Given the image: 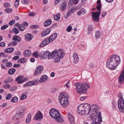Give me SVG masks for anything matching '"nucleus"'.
<instances>
[{"label":"nucleus","instance_id":"obj_1","mask_svg":"<svg viewBox=\"0 0 124 124\" xmlns=\"http://www.w3.org/2000/svg\"><path fill=\"white\" fill-rule=\"evenodd\" d=\"M120 57L118 55L114 54L111 56L108 60L106 63L107 67L111 70L115 69L116 66L120 63Z\"/></svg>","mask_w":124,"mask_h":124},{"label":"nucleus","instance_id":"obj_2","mask_svg":"<svg viewBox=\"0 0 124 124\" xmlns=\"http://www.w3.org/2000/svg\"><path fill=\"white\" fill-rule=\"evenodd\" d=\"M62 50V49L55 50L51 53L49 52L47 58L48 59L53 58L54 62L56 63L59 62L61 59H62L63 57L64 53Z\"/></svg>","mask_w":124,"mask_h":124},{"label":"nucleus","instance_id":"obj_3","mask_svg":"<svg viewBox=\"0 0 124 124\" xmlns=\"http://www.w3.org/2000/svg\"><path fill=\"white\" fill-rule=\"evenodd\" d=\"M91 108L92 111L90 115L92 116H97L98 121L101 122L102 120L101 116V113L100 112H98L100 110L99 108L97 105L93 104L91 106Z\"/></svg>","mask_w":124,"mask_h":124},{"label":"nucleus","instance_id":"obj_4","mask_svg":"<svg viewBox=\"0 0 124 124\" xmlns=\"http://www.w3.org/2000/svg\"><path fill=\"white\" fill-rule=\"evenodd\" d=\"M58 98L61 105L63 107H66L69 103V101L66 93L64 92L61 93Z\"/></svg>","mask_w":124,"mask_h":124},{"label":"nucleus","instance_id":"obj_5","mask_svg":"<svg viewBox=\"0 0 124 124\" xmlns=\"http://www.w3.org/2000/svg\"><path fill=\"white\" fill-rule=\"evenodd\" d=\"M97 6L96 7L97 9L99 10L96 12H92V17L93 20L95 22L98 21L99 19V17L101 13L100 8H101V1H97Z\"/></svg>","mask_w":124,"mask_h":124},{"label":"nucleus","instance_id":"obj_6","mask_svg":"<svg viewBox=\"0 0 124 124\" xmlns=\"http://www.w3.org/2000/svg\"><path fill=\"white\" fill-rule=\"evenodd\" d=\"M75 85L76 87V90L79 93H86L87 90L85 89L84 85L83 84L77 83L75 84Z\"/></svg>","mask_w":124,"mask_h":124},{"label":"nucleus","instance_id":"obj_7","mask_svg":"<svg viewBox=\"0 0 124 124\" xmlns=\"http://www.w3.org/2000/svg\"><path fill=\"white\" fill-rule=\"evenodd\" d=\"M118 108L120 112H123L124 109V101L123 98H120L118 101Z\"/></svg>","mask_w":124,"mask_h":124},{"label":"nucleus","instance_id":"obj_8","mask_svg":"<svg viewBox=\"0 0 124 124\" xmlns=\"http://www.w3.org/2000/svg\"><path fill=\"white\" fill-rule=\"evenodd\" d=\"M82 107L83 108V109L86 112V113H87L88 114L90 115L91 114L92 111H91L90 110H91V106L90 105L87 103H85L84 104H82Z\"/></svg>","mask_w":124,"mask_h":124},{"label":"nucleus","instance_id":"obj_9","mask_svg":"<svg viewBox=\"0 0 124 124\" xmlns=\"http://www.w3.org/2000/svg\"><path fill=\"white\" fill-rule=\"evenodd\" d=\"M44 69L42 65L38 66L36 69L34 74V76H37L40 75Z\"/></svg>","mask_w":124,"mask_h":124},{"label":"nucleus","instance_id":"obj_10","mask_svg":"<svg viewBox=\"0 0 124 124\" xmlns=\"http://www.w3.org/2000/svg\"><path fill=\"white\" fill-rule=\"evenodd\" d=\"M82 106V105H80L78 106L77 109L78 113L81 115H85L88 114L86 113V112L84 110Z\"/></svg>","mask_w":124,"mask_h":124},{"label":"nucleus","instance_id":"obj_11","mask_svg":"<svg viewBox=\"0 0 124 124\" xmlns=\"http://www.w3.org/2000/svg\"><path fill=\"white\" fill-rule=\"evenodd\" d=\"M56 114L54 115L53 118L56 120L58 122H60L63 121V119L61 118L60 114L59 112V111L57 112Z\"/></svg>","mask_w":124,"mask_h":124},{"label":"nucleus","instance_id":"obj_12","mask_svg":"<svg viewBox=\"0 0 124 124\" xmlns=\"http://www.w3.org/2000/svg\"><path fill=\"white\" fill-rule=\"evenodd\" d=\"M23 116L17 112L13 116V119L16 121H18L22 118Z\"/></svg>","mask_w":124,"mask_h":124},{"label":"nucleus","instance_id":"obj_13","mask_svg":"<svg viewBox=\"0 0 124 124\" xmlns=\"http://www.w3.org/2000/svg\"><path fill=\"white\" fill-rule=\"evenodd\" d=\"M43 117V115L40 111L37 113L34 116V119L35 120H39L42 119Z\"/></svg>","mask_w":124,"mask_h":124},{"label":"nucleus","instance_id":"obj_14","mask_svg":"<svg viewBox=\"0 0 124 124\" xmlns=\"http://www.w3.org/2000/svg\"><path fill=\"white\" fill-rule=\"evenodd\" d=\"M73 61L74 63H76L79 61V58L78 55L76 53L74 52L73 54Z\"/></svg>","mask_w":124,"mask_h":124},{"label":"nucleus","instance_id":"obj_15","mask_svg":"<svg viewBox=\"0 0 124 124\" xmlns=\"http://www.w3.org/2000/svg\"><path fill=\"white\" fill-rule=\"evenodd\" d=\"M50 42L48 38H46L42 42L41 44L39 46L40 47H42L48 44Z\"/></svg>","mask_w":124,"mask_h":124},{"label":"nucleus","instance_id":"obj_16","mask_svg":"<svg viewBox=\"0 0 124 124\" xmlns=\"http://www.w3.org/2000/svg\"><path fill=\"white\" fill-rule=\"evenodd\" d=\"M67 6V3L66 2H64L60 5V8L62 11H64L65 10Z\"/></svg>","mask_w":124,"mask_h":124},{"label":"nucleus","instance_id":"obj_17","mask_svg":"<svg viewBox=\"0 0 124 124\" xmlns=\"http://www.w3.org/2000/svg\"><path fill=\"white\" fill-rule=\"evenodd\" d=\"M58 111L55 109L53 108H51L49 112V114L51 117L53 118L54 115L55 114H56L57 112Z\"/></svg>","mask_w":124,"mask_h":124},{"label":"nucleus","instance_id":"obj_18","mask_svg":"<svg viewBox=\"0 0 124 124\" xmlns=\"http://www.w3.org/2000/svg\"><path fill=\"white\" fill-rule=\"evenodd\" d=\"M48 79V77L46 75L42 76L40 78L39 80V82L41 83L46 81Z\"/></svg>","mask_w":124,"mask_h":124},{"label":"nucleus","instance_id":"obj_19","mask_svg":"<svg viewBox=\"0 0 124 124\" xmlns=\"http://www.w3.org/2000/svg\"><path fill=\"white\" fill-rule=\"evenodd\" d=\"M25 40L27 41H30L32 39L33 37L30 33H27L25 35Z\"/></svg>","mask_w":124,"mask_h":124},{"label":"nucleus","instance_id":"obj_20","mask_svg":"<svg viewBox=\"0 0 124 124\" xmlns=\"http://www.w3.org/2000/svg\"><path fill=\"white\" fill-rule=\"evenodd\" d=\"M18 113H19L21 116L23 117L24 115V112L25 110V108L23 107H21L18 109Z\"/></svg>","mask_w":124,"mask_h":124},{"label":"nucleus","instance_id":"obj_21","mask_svg":"<svg viewBox=\"0 0 124 124\" xmlns=\"http://www.w3.org/2000/svg\"><path fill=\"white\" fill-rule=\"evenodd\" d=\"M57 36V34L56 33H54L48 38L50 41L52 42L56 38Z\"/></svg>","mask_w":124,"mask_h":124},{"label":"nucleus","instance_id":"obj_22","mask_svg":"<svg viewBox=\"0 0 124 124\" xmlns=\"http://www.w3.org/2000/svg\"><path fill=\"white\" fill-rule=\"evenodd\" d=\"M50 29H47L46 30H44L41 33L42 37H44L49 34L51 31Z\"/></svg>","mask_w":124,"mask_h":124},{"label":"nucleus","instance_id":"obj_23","mask_svg":"<svg viewBox=\"0 0 124 124\" xmlns=\"http://www.w3.org/2000/svg\"><path fill=\"white\" fill-rule=\"evenodd\" d=\"M74 10L72 9H70L65 15L64 17L65 18H67L69 16H70L74 12Z\"/></svg>","mask_w":124,"mask_h":124},{"label":"nucleus","instance_id":"obj_24","mask_svg":"<svg viewBox=\"0 0 124 124\" xmlns=\"http://www.w3.org/2000/svg\"><path fill=\"white\" fill-rule=\"evenodd\" d=\"M68 118L71 124H74V118L73 115L71 114H68Z\"/></svg>","mask_w":124,"mask_h":124},{"label":"nucleus","instance_id":"obj_25","mask_svg":"<svg viewBox=\"0 0 124 124\" xmlns=\"http://www.w3.org/2000/svg\"><path fill=\"white\" fill-rule=\"evenodd\" d=\"M52 20L51 19H48L46 20L44 23V26L45 27L51 24Z\"/></svg>","mask_w":124,"mask_h":124},{"label":"nucleus","instance_id":"obj_26","mask_svg":"<svg viewBox=\"0 0 124 124\" xmlns=\"http://www.w3.org/2000/svg\"><path fill=\"white\" fill-rule=\"evenodd\" d=\"M12 40L14 41H17L19 42L21 40L20 38L18 36L15 35L12 38Z\"/></svg>","mask_w":124,"mask_h":124},{"label":"nucleus","instance_id":"obj_27","mask_svg":"<svg viewBox=\"0 0 124 124\" xmlns=\"http://www.w3.org/2000/svg\"><path fill=\"white\" fill-rule=\"evenodd\" d=\"M31 114H28L26 117V122L27 123H29L31 121Z\"/></svg>","mask_w":124,"mask_h":124},{"label":"nucleus","instance_id":"obj_28","mask_svg":"<svg viewBox=\"0 0 124 124\" xmlns=\"http://www.w3.org/2000/svg\"><path fill=\"white\" fill-rule=\"evenodd\" d=\"M18 28L20 31H23L25 29V27L24 24L23 23L22 24L20 25V26L18 27Z\"/></svg>","mask_w":124,"mask_h":124},{"label":"nucleus","instance_id":"obj_29","mask_svg":"<svg viewBox=\"0 0 124 124\" xmlns=\"http://www.w3.org/2000/svg\"><path fill=\"white\" fill-rule=\"evenodd\" d=\"M31 52L29 50H26L24 53V55L26 57H28L31 55Z\"/></svg>","mask_w":124,"mask_h":124},{"label":"nucleus","instance_id":"obj_30","mask_svg":"<svg viewBox=\"0 0 124 124\" xmlns=\"http://www.w3.org/2000/svg\"><path fill=\"white\" fill-rule=\"evenodd\" d=\"M101 35V33L100 31H97L95 33V37L96 39L100 38Z\"/></svg>","mask_w":124,"mask_h":124},{"label":"nucleus","instance_id":"obj_31","mask_svg":"<svg viewBox=\"0 0 124 124\" xmlns=\"http://www.w3.org/2000/svg\"><path fill=\"white\" fill-rule=\"evenodd\" d=\"M23 78V77L22 76H18L16 79V81L18 83L20 84V83H19V82H22V80L21 81V80Z\"/></svg>","mask_w":124,"mask_h":124},{"label":"nucleus","instance_id":"obj_32","mask_svg":"<svg viewBox=\"0 0 124 124\" xmlns=\"http://www.w3.org/2000/svg\"><path fill=\"white\" fill-rule=\"evenodd\" d=\"M16 70L14 68H11L9 70L8 73L10 75H12L14 74L16 71Z\"/></svg>","mask_w":124,"mask_h":124},{"label":"nucleus","instance_id":"obj_33","mask_svg":"<svg viewBox=\"0 0 124 124\" xmlns=\"http://www.w3.org/2000/svg\"><path fill=\"white\" fill-rule=\"evenodd\" d=\"M49 54V52L45 51L44 52L43 54H42V56H43L44 59L46 58L47 57L48 55Z\"/></svg>","mask_w":124,"mask_h":124},{"label":"nucleus","instance_id":"obj_34","mask_svg":"<svg viewBox=\"0 0 124 124\" xmlns=\"http://www.w3.org/2000/svg\"><path fill=\"white\" fill-rule=\"evenodd\" d=\"M60 17V14L59 13H58L57 15L54 16V17L55 20L57 21L59 20Z\"/></svg>","mask_w":124,"mask_h":124},{"label":"nucleus","instance_id":"obj_35","mask_svg":"<svg viewBox=\"0 0 124 124\" xmlns=\"http://www.w3.org/2000/svg\"><path fill=\"white\" fill-rule=\"evenodd\" d=\"M119 82L120 84L124 81V77L120 76L118 79Z\"/></svg>","mask_w":124,"mask_h":124},{"label":"nucleus","instance_id":"obj_36","mask_svg":"<svg viewBox=\"0 0 124 124\" xmlns=\"http://www.w3.org/2000/svg\"><path fill=\"white\" fill-rule=\"evenodd\" d=\"M18 100V98L16 97H15L11 99L10 101L12 102L15 103Z\"/></svg>","mask_w":124,"mask_h":124},{"label":"nucleus","instance_id":"obj_37","mask_svg":"<svg viewBox=\"0 0 124 124\" xmlns=\"http://www.w3.org/2000/svg\"><path fill=\"white\" fill-rule=\"evenodd\" d=\"M21 2L23 4L26 5L29 4V0H22Z\"/></svg>","mask_w":124,"mask_h":124},{"label":"nucleus","instance_id":"obj_38","mask_svg":"<svg viewBox=\"0 0 124 124\" xmlns=\"http://www.w3.org/2000/svg\"><path fill=\"white\" fill-rule=\"evenodd\" d=\"M32 55L33 57L36 58H38L40 56L39 54V52H35L33 53Z\"/></svg>","mask_w":124,"mask_h":124},{"label":"nucleus","instance_id":"obj_39","mask_svg":"<svg viewBox=\"0 0 124 124\" xmlns=\"http://www.w3.org/2000/svg\"><path fill=\"white\" fill-rule=\"evenodd\" d=\"M12 31L15 34H17L19 33V31L16 28H13Z\"/></svg>","mask_w":124,"mask_h":124},{"label":"nucleus","instance_id":"obj_40","mask_svg":"<svg viewBox=\"0 0 124 124\" xmlns=\"http://www.w3.org/2000/svg\"><path fill=\"white\" fill-rule=\"evenodd\" d=\"M112 104V110H115L116 108V105L114 101L113 102Z\"/></svg>","mask_w":124,"mask_h":124},{"label":"nucleus","instance_id":"obj_41","mask_svg":"<svg viewBox=\"0 0 124 124\" xmlns=\"http://www.w3.org/2000/svg\"><path fill=\"white\" fill-rule=\"evenodd\" d=\"M18 62L20 63H23L25 62V60L23 58H22L18 60Z\"/></svg>","mask_w":124,"mask_h":124},{"label":"nucleus","instance_id":"obj_42","mask_svg":"<svg viewBox=\"0 0 124 124\" xmlns=\"http://www.w3.org/2000/svg\"><path fill=\"white\" fill-rule=\"evenodd\" d=\"M19 1L18 0H16L15 2L14 6L16 8H17L19 5Z\"/></svg>","mask_w":124,"mask_h":124},{"label":"nucleus","instance_id":"obj_43","mask_svg":"<svg viewBox=\"0 0 124 124\" xmlns=\"http://www.w3.org/2000/svg\"><path fill=\"white\" fill-rule=\"evenodd\" d=\"M8 27V24H6L2 26L1 27L0 29L1 30H4L5 29Z\"/></svg>","mask_w":124,"mask_h":124},{"label":"nucleus","instance_id":"obj_44","mask_svg":"<svg viewBox=\"0 0 124 124\" xmlns=\"http://www.w3.org/2000/svg\"><path fill=\"white\" fill-rule=\"evenodd\" d=\"M72 29V27L71 25H69L67 28L66 30L68 32H70L71 31Z\"/></svg>","mask_w":124,"mask_h":124},{"label":"nucleus","instance_id":"obj_45","mask_svg":"<svg viewBox=\"0 0 124 124\" xmlns=\"http://www.w3.org/2000/svg\"><path fill=\"white\" fill-rule=\"evenodd\" d=\"M7 96L6 97V99L7 100H9L12 97V94L10 93H9L7 94Z\"/></svg>","mask_w":124,"mask_h":124},{"label":"nucleus","instance_id":"obj_46","mask_svg":"<svg viewBox=\"0 0 124 124\" xmlns=\"http://www.w3.org/2000/svg\"><path fill=\"white\" fill-rule=\"evenodd\" d=\"M4 7L6 8L10 7L11 6L10 4L8 3H5L4 4Z\"/></svg>","mask_w":124,"mask_h":124},{"label":"nucleus","instance_id":"obj_47","mask_svg":"<svg viewBox=\"0 0 124 124\" xmlns=\"http://www.w3.org/2000/svg\"><path fill=\"white\" fill-rule=\"evenodd\" d=\"M90 86V85L88 84H86L84 85V88L86 90V89H87L89 88Z\"/></svg>","mask_w":124,"mask_h":124},{"label":"nucleus","instance_id":"obj_48","mask_svg":"<svg viewBox=\"0 0 124 124\" xmlns=\"http://www.w3.org/2000/svg\"><path fill=\"white\" fill-rule=\"evenodd\" d=\"M12 9L11 8H7L5 10V11L6 12L8 13H10L12 12Z\"/></svg>","mask_w":124,"mask_h":124},{"label":"nucleus","instance_id":"obj_49","mask_svg":"<svg viewBox=\"0 0 124 124\" xmlns=\"http://www.w3.org/2000/svg\"><path fill=\"white\" fill-rule=\"evenodd\" d=\"M27 97V96L26 95H22L20 97V100H24Z\"/></svg>","mask_w":124,"mask_h":124},{"label":"nucleus","instance_id":"obj_50","mask_svg":"<svg viewBox=\"0 0 124 124\" xmlns=\"http://www.w3.org/2000/svg\"><path fill=\"white\" fill-rule=\"evenodd\" d=\"M39 25H33L31 26V28L32 29L38 28H39Z\"/></svg>","mask_w":124,"mask_h":124},{"label":"nucleus","instance_id":"obj_51","mask_svg":"<svg viewBox=\"0 0 124 124\" xmlns=\"http://www.w3.org/2000/svg\"><path fill=\"white\" fill-rule=\"evenodd\" d=\"M6 66L7 67H10L12 66V64L10 62H7L6 64Z\"/></svg>","mask_w":124,"mask_h":124},{"label":"nucleus","instance_id":"obj_52","mask_svg":"<svg viewBox=\"0 0 124 124\" xmlns=\"http://www.w3.org/2000/svg\"><path fill=\"white\" fill-rule=\"evenodd\" d=\"M80 10L82 13V14H85L86 12V11L83 8H81Z\"/></svg>","mask_w":124,"mask_h":124},{"label":"nucleus","instance_id":"obj_53","mask_svg":"<svg viewBox=\"0 0 124 124\" xmlns=\"http://www.w3.org/2000/svg\"><path fill=\"white\" fill-rule=\"evenodd\" d=\"M19 58V57L18 56H14L12 58V59L13 60H18Z\"/></svg>","mask_w":124,"mask_h":124},{"label":"nucleus","instance_id":"obj_54","mask_svg":"<svg viewBox=\"0 0 124 124\" xmlns=\"http://www.w3.org/2000/svg\"><path fill=\"white\" fill-rule=\"evenodd\" d=\"M15 20H13L11 21H10L9 23V24L10 25H12L15 22Z\"/></svg>","mask_w":124,"mask_h":124},{"label":"nucleus","instance_id":"obj_55","mask_svg":"<svg viewBox=\"0 0 124 124\" xmlns=\"http://www.w3.org/2000/svg\"><path fill=\"white\" fill-rule=\"evenodd\" d=\"M9 53H11L13 52L14 50V48L13 47L8 48Z\"/></svg>","mask_w":124,"mask_h":124},{"label":"nucleus","instance_id":"obj_56","mask_svg":"<svg viewBox=\"0 0 124 124\" xmlns=\"http://www.w3.org/2000/svg\"><path fill=\"white\" fill-rule=\"evenodd\" d=\"M6 45V44L4 42H1L0 43V46L2 47H4Z\"/></svg>","mask_w":124,"mask_h":124},{"label":"nucleus","instance_id":"obj_57","mask_svg":"<svg viewBox=\"0 0 124 124\" xmlns=\"http://www.w3.org/2000/svg\"><path fill=\"white\" fill-rule=\"evenodd\" d=\"M35 15V14L33 12H30L28 14V15L29 16H33Z\"/></svg>","mask_w":124,"mask_h":124},{"label":"nucleus","instance_id":"obj_58","mask_svg":"<svg viewBox=\"0 0 124 124\" xmlns=\"http://www.w3.org/2000/svg\"><path fill=\"white\" fill-rule=\"evenodd\" d=\"M93 27L92 25H90L88 26V29L89 31H92V30Z\"/></svg>","mask_w":124,"mask_h":124},{"label":"nucleus","instance_id":"obj_59","mask_svg":"<svg viewBox=\"0 0 124 124\" xmlns=\"http://www.w3.org/2000/svg\"><path fill=\"white\" fill-rule=\"evenodd\" d=\"M107 12L105 11H103L102 13V16L103 17L105 16Z\"/></svg>","mask_w":124,"mask_h":124},{"label":"nucleus","instance_id":"obj_60","mask_svg":"<svg viewBox=\"0 0 124 124\" xmlns=\"http://www.w3.org/2000/svg\"><path fill=\"white\" fill-rule=\"evenodd\" d=\"M28 79V78H24L22 80V82H19V83H22L23 82L25 81H26Z\"/></svg>","mask_w":124,"mask_h":124},{"label":"nucleus","instance_id":"obj_61","mask_svg":"<svg viewBox=\"0 0 124 124\" xmlns=\"http://www.w3.org/2000/svg\"><path fill=\"white\" fill-rule=\"evenodd\" d=\"M87 97L86 96H83L81 97L80 98V100L81 101H83Z\"/></svg>","mask_w":124,"mask_h":124},{"label":"nucleus","instance_id":"obj_62","mask_svg":"<svg viewBox=\"0 0 124 124\" xmlns=\"http://www.w3.org/2000/svg\"><path fill=\"white\" fill-rule=\"evenodd\" d=\"M29 83L30 84V86L33 85L35 84V83L34 81H29Z\"/></svg>","mask_w":124,"mask_h":124},{"label":"nucleus","instance_id":"obj_63","mask_svg":"<svg viewBox=\"0 0 124 124\" xmlns=\"http://www.w3.org/2000/svg\"><path fill=\"white\" fill-rule=\"evenodd\" d=\"M20 65L19 64H15L13 66L14 67L17 68L18 67H20Z\"/></svg>","mask_w":124,"mask_h":124},{"label":"nucleus","instance_id":"obj_64","mask_svg":"<svg viewBox=\"0 0 124 124\" xmlns=\"http://www.w3.org/2000/svg\"><path fill=\"white\" fill-rule=\"evenodd\" d=\"M120 76L124 77V70H123Z\"/></svg>","mask_w":124,"mask_h":124}]
</instances>
